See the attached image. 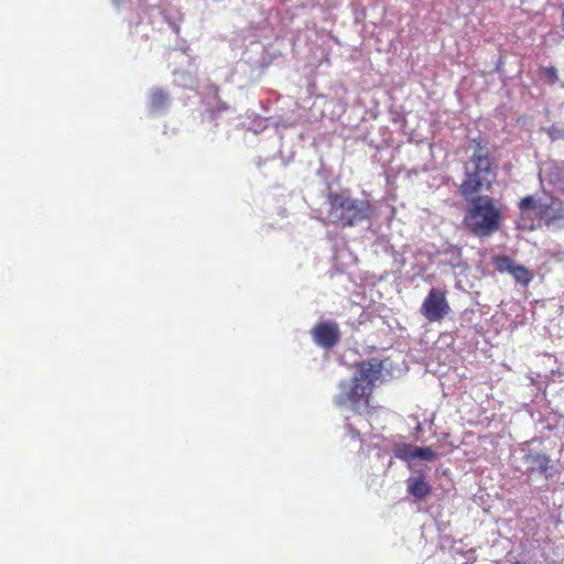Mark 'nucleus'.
Instances as JSON below:
<instances>
[{
	"instance_id": "f257e3e1",
	"label": "nucleus",
	"mask_w": 564,
	"mask_h": 564,
	"mask_svg": "<svg viewBox=\"0 0 564 564\" xmlns=\"http://www.w3.org/2000/svg\"><path fill=\"white\" fill-rule=\"evenodd\" d=\"M356 368L357 372L350 380L339 382L340 392L334 401L339 406H349L354 412L362 413L369 408V398L382 376L383 364L378 358H371L358 362Z\"/></svg>"
},
{
	"instance_id": "f03ea898",
	"label": "nucleus",
	"mask_w": 564,
	"mask_h": 564,
	"mask_svg": "<svg viewBox=\"0 0 564 564\" xmlns=\"http://www.w3.org/2000/svg\"><path fill=\"white\" fill-rule=\"evenodd\" d=\"M468 149L473 153L469 158V166L465 167V176L459 185V192L465 199L481 189H489L496 178V165L484 140L470 139Z\"/></svg>"
},
{
	"instance_id": "7ed1b4c3",
	"label": "nucleus",
	"mask_w": 564,
	"mask_h": 564,
	"mask_svg": "<svg viewBox=\"0 0 564 564\" xmlns=\"http://www.w3.org/2000/svg\"><path fill=\"white\" fill-rule=\"evenodd\" d=\"M327 203V221L341 228L354 227L373 215L368 199L354 198L345 193L329 192Z\"/></svg>"
},
{
	"instance_id": "20e7f679",
	"label": "nucleus",
	"mask_w": 564,
	"mask_h": 564,
	"mask_svg": "<svg viewBox=\"0 0 564 564\" xmlns=\"http://www.w3.org/2000/svg\"><path fill=\"white\" fill-rule=\"evenodd\" d=\"M501 212L492 197L479 195L468 200L464 225L470 234L477 237H488L499 230Z\"/></svg>"
},
{
	"instance_id": "39448f33",
	"label": "nucleus",
	"mask_w": 564,
	"mask_h": 564,
	"mask_svg": "<svg viewBox=\"0 0 564 564\" xmlns=\"http://www.w3.org/2000/svg\"><path fill=\"white\" fill-rule=\"evenodd\" d=\"M523 474L528 476L539 475L545 480L553 479L561 474L557 462L553 460L549 454L535 448L522 447Z\"/></svg>"
},
{
	"instance_id": "423d86ee",
	"label": "nucleus",
	"mask_w": 564,
	"mask_h": 564,
	"mask_svg": "<svg viewBox=\"0 0 564 564\" xmlns=\"http://www.w3.org/2000/svg\"><path fill=\"white\" fill-rule=\"evenodd\" d=\"M420 312L429 322H441L451 312L446 291L432 288L423 300Z\"/></svg>"
},
{
	"instance_id": "0eeeda50",
	"label": "nucleus",
	"mask_w": 564,
	"mask_h": 564,
	"mask_svg": "<svg viewBox=\"0 0 564 564\" xmlns=\"http://www.w3.org/2000/svg\"><path fill=\"white\" fill-rule=\"evenodd\" d=\"M495 269L500 273H509L516 282L528 286L533 279V273L524 265L517 263L508 256H497L492 259Z\"/></svg>"
},
{
	"instance_id": "6e6552de",
	"label": "nucleus",
	"mask_w": 564,
	"mask_h": 564,
	"mask_svg": "<svg viewBox=\"0 0 564 564\" xmlns=\"http://www.w3.org/2000/svg\"><path fill=\"white\" fill-rule=\"evenodd\" d=\"M311 336L317 346L330 349L339 343V326L337 323L332 321L317 323L311 329Z\"/></svg>"
},
{
	"instance_id": "1a4fd4ad",
	"label": "nucleus",
	"mask_w": 564,
	"mask_h": 564,
	"mask_svg": "<svg viewBox=\"0 0 564 564\" xmlns=\"http://www.w3.org/2000/svg\"><path fill=\"white\" fill-rule=\"evenodd\" d=\"M535 217L542 220L545 226L554 224L564 218L563 203L560 199L552 198L550 203H541L535 213Z\"/></svg>"
},
{
	"instance_id": "9d476101",
	"label": "nucleus",
	"mask_w": 564,
	"mask_h": 564,
	"mask_svg": "<svg viewBox=\"0 0 564 564\" xmlns=\"http://www.w3.org/2000/svg\"><path fill=\"white\" fill-rule=\"evenodd\" d=\"M406 485L409 495L416 499H424L431 494V486L425 481L424 476L410 477Z\"/></svg>"
},
{
	"instance_id": "9b49d317",
	"label": "nucleus",
	"mask_w": 564,
	"mask_h": 564,
	"mask_svg": "<svg viewBox=\"0 0 564 564\" xmlns=\"http://www.w3.org/2000/svg\"><path fill=\"white\" fill-rule=\"evenodd\" d=\"M170 95L162 88H153L149 96V108L153 112H159L167 108Z\"/></svg>"
},
{
	"instance_id": "f8f14e48",
	"label": "nucleus",
	"mask_w": 564,
	"mask_h": 564,
	"mask_svg": "<svg viewBox=\"0 0 564 564\" xmlns=\"http://www.w3.org/2000/svg\"><path fill=\"white\" fill-rule=\"evenodd\" d=\"M415 448V444L399 443L394 445L393 454L397 458L410 463L414 459Z\"/></svg>"
},
{
	"instance_id": "ddd939ff",
	"label": "nucleus",
	"mask_w": 564,
	"mask_h": 564,
	"mask_svg": "<svg viewBox=\"0 0 564 564\" xmlns=\"http://www.w3.org/2000/svg\"><path fill=\"white\" fill-rule=\"evenodd\" d=\"M438 458V454L431 447H420L416 445L414 459H421L425 462H434Z\"/></svg>"
},
{
	"instance_id": "4468645a",
	"label": "nucleus",
	"mask_w": 564,
	"mask_h": 564,
	"mask_svg": "<svg viewBox=\"0 0 564 564\" xmlns=\"http://www.w3.org/2000/svg\"><path fill=\"white\" fill-rule=\"evenodd\" d=\"M540 204L541 203H539L533 196H525L520 200L519 208L522 214L530 209H533L536 213Z\"/></svg>"
},
{
	"instance_id": "2eb2a0df",
	"label": "nucleus",
	"mask_w": 564,
	"mask_h": 564,
	"mask_svg": "<svg viewBox=\"0 0 564 564\" xmlns=\"http://www.w3.org/2000/svg\"><path fill=\"white\" fill-rule=\"evenodd\" d=\"M542 72L545 75V77L547 78V82L550 84H555L558 80V75H557V70L555 67H553V66L544 67L542 69Z\"/></svg>"
},
{
	"instance_id": "dca6fc26",
	"label": "nucleus",
	"mask_w": 564,
	"mask_h": 564,
	"mask_svg": "<svg viewBox=\"0 0 564 564\" xmlns=\"http://www.w3.org/2000/svg\"><path fill=\"white\" fill-rule=\"evenodd\" d=\"M228 109V106L225 102H221L218 107V111H225Z\"/></svg>"
},
{
	"instance_id": "f3484780",
	"label": "nucleus",
	"mask_w": 564,
	"mask_h": 564,
	"mask_svg": "<svg viewBox=\"0 0 564 564\" xmlns=\"http://www.w3.org/2000/svg\"><path fill=\"white\" fill-rule=\"evenodd\" d=\"M562 28L564 30V10H563V13H562Z\"/></svg>"
},
{
	"instance_id": "a211bd4d",
	"label": "nucleus",
	"mask_w": 564,
	"mask_h": 564,
	"mask_svg": "<svg viewBox=\"0 0 564 564\" xmlns=\"http://www.w3.org/2000/svg\"><path fill=\"white\" fill-rule=\"evenodd\" d=\"M116 2H117V3H119V2H120V0H116Z\"/></svg>"
}]
</instances>
